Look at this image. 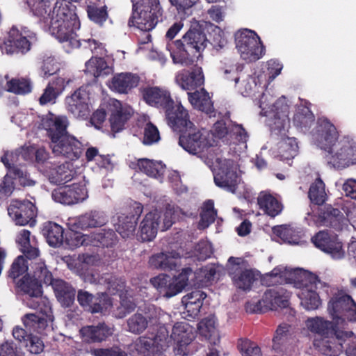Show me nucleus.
<instances>
[{"label": "nucleus", "mask_w": 356, "mask_h": 356, "mask_svg": "<svg viewBox=\"0 0 356 356\" xmlns=\"http://www.w3.org/2000/svg\"><path fill=\"white\" fill-rule=\"evenodd\" d=\"M8 174L11 175L13 181L17 180L22 187L33 186L35 184V181L31 178L30 174L22 165L14 167Z\"/></svg>", "instance_id": "nucleus-55"}, {"label": "nucleus", "mask_w": 356, "mask_h": 356, "mask_svg": "<svg viewBox=\"0 0 356 356\" xmlns=\"http://www.w3.org/2000/svg\"><path fill=\"white\" fill-rule=\"evenodd\" d=\"M314 120L315 116L310 108L303 105L297 108L293 118L294 125L305 131L310 129Z\"/></svg>", "instance_id": "nucleus-42"}, {"label": "nucleus", "mask_w": 356, "mask_h": 356, "mask_svg": "<svg viewBox=\"0 0 356 356\" xmlns=\"http://www.w3.org/2000/svg\"><path fill=\"white\" fill-rule=\"evenodd\" d=\"M163 13L160 0H135L128 26L149 32L155 28Z\"/></svg>", "instance_id": "nucleus-5"}, {"label": "nucleus", "mask_w": 356, "mask_h": 356, "mask_svg": "<svg viewBox=\"0 0 356 356\" xmlns=\"http://www.w3.org/2000/svg\"><path fill=\"white\" fill-rule=\"evenodd\" d=\"M291 293L283 287L267 289L262 298L255 303L246 306L247 311L251 313H264L268 310L286 308L289 305Z\"/></svg>", "instance_id": "nucleus-8"}, {"label": "nucleus", "mask_w": 356, "mask_h": 356, "mask_svg": "<svg viewBox=\"0 0 356 356\" xmlns=\"http://www.w3.org/2000/svg\"><path fill=\"white\" fill-rule=\"evenodd\" d=\"M188 101L195 109L200 111L210 116L215 114L213 102L209 92L202 88L200 90L188 92Z\"/></svg>", "instance_id": "nucleus-31"}, {"label": "nucleus", "mask_w": 356, "mask_h": 356, "mask_svg": "<svg viewBox=\"0 0 356 356\" xmlns=\"http://www.w3.org/2000/svg\"><path fill=\"white\" fill-rule=\"evenodd\" d=\"M33 15L40 22L49 25V29L59 42H69L72 48H79L83 44L76 38V31L81 23L75 12L76 6H69L64 0H28Z\"/></svg>", "instance_id": "nucleus-1"}, {"label": "nucleus", "mask_w": 356, "mask_h": 356, "mask_svg": "<svg viewBox=\"0 0 356 356\" xmlns=\"http://www.w3.org/2000/svg\"><path fill=\"white\" fill-rule=\"evenodd\" d=\"M308 329L319 336L330 337L337 342H340L342 345L348 337L347 332L339 330L336 324L329 321H325L322 318L309 319L307 321Z\"/></svg>", "instance_id": "nucleus-20"}, {"label": "nucleus", "mask_w": 356, "mask_h": 356, "mask_svg": "<svg viewBox=\"0 0 356 356\" xmlns=\"http://www.w3.org/2000/svg\"><path fill=\"white\" fill-rule=\"evenodd\" d=\"M175 82L185 90H196L204 83L202 68L195 65L191 70L179 71L175 76Z\"/></svg>", "instance_id": "nucleus-26"}, {"label": "nucleus", "mask_w": 356, "mask_h": 356, "mask_svg": "<svg viewBox=\"0 0 356 356\" xmlns=\"http://www.w3.org/2000/svg\"><path fill=\"white\" fill-rule=\"evenodd\" d=\"M72 164L65 162L57 165L48 175L49 181L56 185H65L74 178V172L72 168Z\"/></svg>", "instance_id": "nucleus-38"}, {"label": "nucleus", "mask_w": 356, "mask_h": 356, "mask_svg": "<svg viewBox=\"0 0 356 356\" xmlns=\"http://www.w3.org/2000/svg\"><path fill=\"white\" fill-rule=\"evenodd\" d=\"M313 245L335 259H342L345 250L342 242L334 232L325 229L316 232L312 238Z\"/></svg>", "instance_id": "nucleus-12"}, {"label": "nucleus", "mask_w": 356, "mask_h": 356, "mask_svg": "<svg viewBox=\"0 0 356 356\" xmlns=\"http://www.w3.org/2000/svg\"><path fill=\"white\" fill-rule=\"evenodd\" d=\"M112 334V328L104 322L98 323L96 325L83 326L80 330L83 341L88 343L102 342Z\"/></svg>", "instance_id": "nucleus-28"}, {"label": "nucleus", "mask_w": 356, "mask_h": 356, "mask_svg": "<svg viewBox=\"0 0 356 356\" xmlns=\"http://www.w3.org/2000/svg\"><path fill=\"white\" fill-rule=\"evenodd\" d=\"M209 40L198 23L191 25L181 39L173 42L170 56L175 64L190 66L202 57Z\"/></svg>", "instance_id": "nucleus-3"}, {"label": "nucleus", "mask_w": 356, "mask_h": 356, "mask_svg": "<svg viewBox=\"0 0 356 356\" xmlns=\"http://www.w3.org/2000/svg\"><path fill=\"white\" fill-rule=\"evenodd\" d=\"M34 34H28L26 31H20L13 26L8 32V37L3 43V49L6 54H25L31 49V39Z\"/></svg>", "instance_id": "nucleus-22"}, {"label": "nucleus", "mask_w": 356, "mask_h": 356, "mask_svg": "<svg viewBox=\"0 0 356 356\" xmlns=\"http://www.w3.org/2000/svg\"><path fill=\"white\" fill-rule=\"evenodd\" d=\"M52 286L58 300L63 306L69 307L73 305L76 290L71 284L62 280H56Z\"/></svg>", "instance_id": "nucleus-39"}, {"label": "nucleus", "mask_w": 356, "mask_h": 356, "mask_svg": "<svg viewBox=\"0 0 356 356\" xmlns=\"http://www.w3.org/2000/svg\"><path fill=\"white\" fill-rule=\"evenodd\" d=\"M8 213L16 225L33 227L36 223L37 208L29 200H13Z\"/></svg>", "instance_id": "nucleus-15"}, {"label": "nucleus", "mask_w": 356, "mask_h": 356, "mask_svg": "<svg viewBox=\"0 0 356 356\" xmlns=\"http://www.w3.org/2000/svg\"><path fill=\"white\" fill-rule=\"evenodd\" d=\"M314 137L317 145L327 153L337 145L339 133L335 126L327 118H321L317 121Z\"/></svg>", "instance_id": "nucleus-19"}, {"label": "nucleus", "mask_w": 356, "mask_h": 356, "mask_svg": "<svg viewBox=\"0 0 356 356\" xmlns=\"http://www.w3.org/2000/svg\"><path fill=\"white\" fill-rule=\"evenodd\" d=\"M51 196L56 202L72 205L85 200L88 197V191L85 185L74 183L57 187L52 191Z\"/></svg>", "instance_id": "nucleus-17"}, {"label": "nucleus", "mask_w": 356, "mask_h": 356, "mask_svg": "<svg viewBox=\"0 0 356 356\" xmlns=\"http://www.w3.org/2000/svg\"><path fill=\"white\" fill-rule=\"evenodd\" d=\"M137 166L140 172L149 177H159L164 172L161 162L154 161L148 159H140L138 160Z\"/></svg>", "instance_id": "nucleus-49"}, {"label": "nucleus", "mask_w": 356, "mask_h": 356, "mask_svg": "<svg viewBox=\"0 0 356 356\" xmlns=\"http://www.w3.org/2000/svg\"><path fill=\"white\" fill-rule=\"evenodd\" d=\"M137 225V217L134 216H120L118 219L116 231L122 238L133 236Z\"/></svg>", "instance_id": "nucleus-50"}, {"label": "nucleus", "mask_w": 356, "mask_h": 356, "mask_svg": "<svg viewBox=\"0 0 356 356\" xmlns=\"http://www.w3.org/2000/svg\"><path fill=\"white\" fill-rule=\"evenodd\" d=\"M56 156H61L71 161L79 159L83 151V145L75 136L68 134L51 146Z\"/></svg>", "instance_id": "nucleus-21"}, {"label": "nucleus", "mask_w": 356, "mask_h": 356, "mask_svg": "<svg viewBox=\"0 0 356 356\" xmlns=\"http://www.w3.org/2000/svg\"><path fill=\"white\" fill-rule=\"evenodd\" d=\"M170 337L177 344L179 354L183 353L185 355L183 348L191 343L193 334L188 323L178 322L174 325Z\"/></svg>", "instance_id": "nucleus-34"}, {"label": "nucleus", "mask_w": 356, "mask_h": 356, "mask_svg": "<svg viewBox=\"0 0 356 356\" xmlns=\"http://www.w3.org/2000/svg\"><path fill=\"white\" fill-rule=\"evenodd\" d=\"M89 93L83 87H80L70 97H67L65 102L67 109L76 118H84L90 113Z\"/></svg>", "instance_id": "nucleus-27"}, {"label": "nucleus", "mask_w": 356, "mask_h": 356, "mask_svg": "<svg viewBox=\"0 0 356 356\" xmlns=\"http://www.w3.org/2000/svg\"><path fill=\"white\" fill-rule=\"evenodd\" d=\"M290 325L288 324H282L278 326L275 331V334L273 339V348L277 351L282 350V346L286 343L288 339Z\"/></svg>", "instance_id": "nucleus-57"}, {"label": "nucleus", "mask_w": 356, "mask_h": 356, "mask_svg": "<svg viewBox=\"0 0 356 356\" xmlns=\"http://www.w3.org/2000/svg\"><path fill=\"white\" fill-rule=\"evenodd\" d=\"M160 140V134L157 127L151 122H148L144 127V136L143 143L151 145Z\"/></svg>", "instance_id": "nucleus-62"}, {"label": "nucleus", "mask_w": 356, "mask_h": 356, "mask_svg": "<svg viewBox=\"0 0 356 356\" xmlns=\"http://www.w3.org/2000/svg\"><path fill=\"white\" fill-rule=\"evenodd\" d=\"M143 98L149 106L164 111L174 104L169 90L158 86H148L143 91Z\"/></svg>", "instance_id": "nucleus-25"}, {"label": "nucleus", "mask_w": 356, "mask_h": 356, "mask_svg": "<svg viewBox=\"0 0 356 356\" xmlns=\"http://www.w3.org/2000/svg\"><path fill=\"white\" fill-rule=\"evenodd\" d=\"M298 150V145L296 139L293 137H281L278 144V153L282 160H289L294 158Z\"/></svg>", "instance_id": "nucleus-46"}, {"label": "nucleus", "mask_w": 356, "mask_h": 356, "mask_svg": "<svg viewBox=\"0 0 356 356\" xmlns=\"http://www.w3.org/2000/svg\"><path fill=\"white\" fill-rule=\"evenodd\" d=\"M86 235L81 232L70 230L65 234L63 244L66 248L74 250L84 245Z\"/></svg>", "instance_id": "nucleus-59"}, {"label": "nucleus", "mask_w": 356, "mask_h": 356, "mask_svg": "<svg viewBox=\"0 0 356 356\" xmlns=\"http://www.w3.org/2000/svg\"><path fill=\"white\" fill-rule=\"evenodd\" d=\"M51 140V147L68 134V120L66 117L56 116L51 113L42 119L41 123Z\"/></svg>", "instance_id": "nucleus-23"}, {"label": "nucleus", "mask_w": 356, "mask_h": 356, "mask_svg": "<svg viewBox=\"0 0 356 356\" xmlns=\"http://www.w3.org/2000/svg\"><path fill=\"white\" fill-rule=\"evenodd\" d=\"M321 340H315L314 346L318 350L326 356H339L343 349V346L340 342H337L330 337L320 336Z\"/></svg>", "instance_id": "nucleus-43"}, {"label": "nucleus", "mask_w": 356, "mask_h": 356, "mask_svg": "<svg viewBox=\"0 0 356 356\" xmlns=\"http://www.w3.org/2000/svg\"><path fill=\"white\" fill-rule=\"evenodd\" d=\"M245 263L243 258L230 257L228 259L227 271L237 289L249 291L256 278L251 269L244 268Z\"/></svg>", "instance_id": "nucleus-14"}, {"label": "nucleus", "mask_w": 356, "mask_h": 356, "mask_svg": "<svg viewBox=\"0 0 356 356\" xmlns=\"http://www.w3.org/2000/svg\"><path fill=\"white\" fill-rule=\"evenodd\" d=\"M248 137V134L242 124L229 120V131L227 138V140H229V144L246 143Z\"/></svg>", "instance_id": "nucleus-51"}, {"label": "nucleus", "mask_w": 356, "mask_h": 356, "mask_svg": "<svg viewBox=\"0 0 356 356\" xmlns=\"http://www.w3.org/2000/svg\"><path fill=\"white\" fill-rule=\"evenodd\" d=\"M32 277L39 282L40 284L44 283L47 285H52L55 282L51 271H49L44 262L35 264L33 274Z\"/></svg>", "instance_id": "nucleus-52"}, {"label": "nucleus", "mask_w": 356, "mask_h": 356, "mask_svg": "<svg viewBox=\"0 0 356 356\" xmlns=\"http://www.w3.org/2000/svg\"><path fill=\"white\" fill-rule=\"evenodd\" d=\"M238 348L243 356H262L261 348L250 340L241 339Z\"/></svg>", "instance_id": "nucleus-61"}, {"label": "nucleus", "mask_w": 356, "mask_h": 356, "mask_svg": "<svg viewBox=\"0 0 356 356\" xmlns=\"http://www.w3.org/2000/svg\"><path fill=\"white\" fill-rule=\"evenodd\" d=\"M218 169L214 173L215 184L229 192L234 193L238 187L237 168L232 159H217Z\"/></svg>", "instance_id": "nucleus-13"}, {"label": "nucleus", "mask_w": 356, "mask_h": 356, "mask_svg": "<svg viewBox=\"0 0 356 356\" xmlns=\"http://www.w3.org/2000/svg\"><path fill=\"white\" fill-rule=\"evenodd\" d=\"M259 208L268 216L275 217L282 211V204L273 195L265 192L259 193L257 197Z\"/></svg>", "instance_id": "nucleus-36"}, {"label": "nucleus", "mask_w": 356, "mask_h": 356, "mask_svg": "<svg viewBox=\"0 0 356 356\" xmlns=\"http://www.w3.org/2000/svg\"><path fill=\"white\" fill-rule=\"evenodd\" d=\"M179 254L161 252L153 255L149 259L150 265L154 268L165 271L175 270L177 266V259L179 258Z\"/></svg>", "instance_id": "nucleus-40"}, {"label": "nucleus", "mask_w": 356, "mask_h": 356, "mask_svg": "<svg viewBox=\"0 0 356 356\" xmlns=\"http://www.w3.org/2000/svg\"><path fill=\"white\" fill-rule=\"evenodd\" d=\"M197 330L200 334L211 344L216 345L220 342V336L213 317H207L200 321Z\"/></svg>", "instance_id": "nucleus-41"}, {"label": "nucleus", "mask_w": 356, "mask_h": 356, "mask_svg": "<svg viewBox=\"0 0 356 356\" xmlns=\"http://www.w3.org/2000/svg\"><path fill=\"white\" fill-rule=\"evenodd\" d=\"M112 69L108 65L104 58L92 57L86 63L85 72L93 75L95 78L104 76L111 73Z\"/></svg>", "instance_id": "nucleus-45"}, {"label": "nucleus", "mask_w": 356, "mask_h": 356, "mask_svg": "<svg viewBox=\"0 0 356 356\" xmlns=\"http://www.w3.org/2000/svg\"><path fill=\"white\" fill-rule=\"evenodd\" d=\"M27 261L23 256L17 257L13 261L8 271V277L15 280L28 270Z\"/></svg>", "instance_id": "nucleus-60"}, {"label": "nucleus", "mask_w": 356, "mask_h": 356, "mask_svg": "<svg viewBox=\"0 0 356 356\" xmlns=\"http://www.w3.org/2000/svg\"><path fill=\"white\" fill-rule=\"evenodd\" d=\"M134 347L138 353V356H156L163 350V346L156 335L152 337H140L136 340Z\"/></svg>", "instance_id": "nucleus-35"}, {"label": "nucleus", "mask_w": 356, "mask_h": 356, "mask_svg": "<svg viewBox=\"0 0 356 356\" xmlns=\"http://www.w3.org/2000/svg\"><path fill=\"white\" fill-rule=\"evenodd\" d=\"M164 112L168 124L174 131L180 134L193 125V123L190 120L188 111L180 102L175 103L174 102V104Z\"/></svg>", "instance_id": "nucleus-24"}, {"label": "nucleus", "mask_w": 356, "mask_h": 356, "mask_svg": "<svg viewBox=\"0 0 356 356\" xmlns=\"http://www.w3.org/2000/svg\"><path fill=\"white\" fill-rule=\"evenodd\" d=\"M308 197L312 204L321 206L327 200V195L325 192V186L323 180L318 177L311 184Z\"/></svg>", "instance_id": "nucleus-47"}, {"label": "nucleus", "mask_w": 356, "mask_h": 356, "mask_svg": "<svg viewBox=\"0 0 356 356\" xmlns=\"http://www.w3.org/2000/svg\"><path fill=\"white\" fill-rule=\"evenodd\" d=\"M179 144L186 151L195 155L203 153L211 146L209 134L198 129L194 124L179 134Z\"/></svg>", "instance_id": "nucleus-9"}, {"label": "nucleus", "mask_w": 356, "mask_h": 356, "mask_svg": "<svg viewBox=\"0 0 356 356\" xmlns=\"http://www.w3.org/2000/svg\"><path fill=\"white\" fill-rule=\"evenodd\" d=\"M108 218L105 213L99 210H91L79 216L74 225L76 228L87 229L101 227L106 224Z\"/></svg>", "instance_id": "nucleus-32"}, {"label": "nucleus", "mask_w": 356, "mask_h": 356, "mask_svg": "<svg viewBox=\"0 0 356 356\" xmlns=\"http://www.w3.org/2000/svg\"><path fill=\"white\" fill-rule=\"evenodd\" d=\"M139 81L140 77L137 74L130 72L119 73L112 77L108 86L111 90L120 94H127L138 86Z\"/></svg>", "instance_id": "nucleus-29"}, {"label": "nucleus", "mask_w": 356, "mask_h": 356, "mask_svg": "<svg viewBox=\"0 0 356 356\" xmlns=\"http://www.w3.org/2000/svg\"><path fill=\"white\" fill-rule=\"evenodd\" d=\"M312 212L308 215L312 216L314 222L318 226L329 227L335 230H342L346 225V219L343 213L337 208L330 204L321 205L316 209L311 208Z\"/></svg>", "instance_id": "nucleus-11"}, {"label": "nucleus", "mask_w": 356, "mask_h": 356, "mask_svg": "<svg viewBox=\"0 0 356 356\" xmlns=\"http://www.w3.org/2000/svg\"><path fill=\"white\" fill-rule=\"evenodd\" d=\"M288 270L286 268L282 266H277L274 268L270 273H266L264 277V280L268 279L269 283L268 284H273L274 283L280 282L282 283L283 280H285L286 283H289L288 277L289 274L293 270Z\"/></svg>", "instance_id": "nucleus-58"}, {"label": "nucleus", "mask_w": 356, "mask_h": 356, "mask_svg": "<svg viewBox=\"0 0 356 356\" xmlns=\"http://www.w3.org/2000/svg\"><path fill=\"white\" fill-rule=\"evenodd\" d=\"M77 301L84 311L92 314H102L112 305L111 299L106 292L92 294L83 289L78 290Z\"/></svg>", "instance_id": "nucleus-16"}, {"label": "nucleus", "mask_w": 356, "mask_h": 356, "mask_svg": "<svg viewBox=\"0 0 356 356\" xmlns=\"http://www.w3.org/2000/svg\"><path fill=\"white\" fill-rule=\"evenodd\" d=\"M42 232L50 246L56 248L63 244L64 229L60 225L48 221L43 225Z\"/></svg>", "instance_id": "nucleus-37"}, {"label": "nucleus", "mask_w": 356, "mask_h": 356, "mask_svg": "<svg viewBox=\"0 0 356 356\" xmlns=\"http://www.w3.org/2000/svg\"><path fill=\"white\" fill-rule=\"evenodd\" d=\"M290 284L300 291L298 296L301 305L307 310H314L321 305V300L316 292L318 285H323L318 277L301 268L293 270L288 277Z\"/></svg>", "instance_id": "nucleus-4"}, {"label": "nucleus", "mask_w": 356, "mask_h": 356, "mask_svg": "<svg viewBox=\"0 0 356 356\" xmlns=\"http://www.w3.org/2000/svg\"><path fill=\"white\" fill-rule=\"evenodd\" d=\"M117 235L113 229H103L96 234L95 239L104 247H112L117 242Z\"/></svg>", "instance_id": "nucleus-63"}, {"label": "nucleus", "mask_w": 356, "mask_h": 356, "mask_svg": "<svg viewBox=\"0 0 356 356\" xmlns=\"http://www.w3.org/2000/svg\"><path fill=\"white\" fill-rule=\"evenodd\" d=\"M31 232L27 229H23L20 232L17 237V243L20 245V250L24 255L29 259L38 257L40 251L38 248L31 244Z\"/></svg>", "instance_id": "nucleus-48"}, {"label": "nucleus", "mask_w": 356, "mask_h": 356, "mask_svg": "<svg viewBox=\"0 0 356 356\" xmlns=\"http://www.w3.org/2000/svg\"><path fill=\"white\" fill-rule=\"evenodd\" d=\"M6 90L17 95H24L31 91V83L29 80L21 79H12L7 81Z\"/></svg>", "instance_id": "nucleus-53"}, {"label": "nucleus", "mask_w": 356, "mask_h": 356, "mask_svg": "<svg viewBox=\"0 0 356 356\" xmlns=\"http://www.w3.org/2000/svg\"><path fill=\"white\" fill-rule=\"evenodd\" d=\"M17 291L29 296L26 305L38 311L33 314H26L22 321L25 327L30 332L42 334L54 321V316L50 301L42 296V284H40L29 273L24 275L15 282Z\"/></svg>", "instance_id": "nucleus-2"}, {"label": "nucleus", "mask_w": 356, "mask_h": 356, "mask_svg": "<svg viewBox=\"0 0 356 356\" xmlns=\"http://www.w3.org/2000/svg\"><path fill=\"white\" fill-rule=\"evenodd\" d=\"M289 117L282 118V116L271 117L269 122L270 131L275 135L286 136L289 127Z\"/></svg>", "instance_id": "nucleus-54"}, {"label": "nucleus", "mask_w": 356, "mask_h": 356, "mask_svg": "<svg viewBox=\"0 0 356 356\" xmlns=\"http://www.w3.org/2000/svg\"><path fill=\"white\" fill-rule=\"evenodd\" d=\"M108 112L111 130L113 134L124 130L134 114V111L130 106L122 104L120 101L115 99H111L108 103Z\"/></svg>", "instance_id": "nucleus-18"}, {"label": "nucleus", "mask_w": 356, "mask_h": 356, "mask_svg": "<svg viewBox=\"0 0 356 356\" xmlns=\"http://www.w3.org/2000/svg\"><path fill=\"white\" fill-rule=\"evenodd\" d=\"M327 309L334 319L356 322V302L343 291H339L331 298Z\"/></svg>", "instance_id": "nucleus-10"}, {"label": "nucleus", "mask_w": 356, "mask_h": 356, "mask_svg": "<svg viewBox=\"0 0 356 356\" xmlns=\"http://www.w3.org/2000/svg\"><path fill=\"white\" fill-rule=\"evenodd\" d=\"M236 47L241 57L248 62H254L265 54V47L253 31L243 29L235 34Z\"/></svg>", "instance_id": "nucleus-7"}, {"label": "nucleus", "mask_w": 356, "mask_h": 356, "mask_svg": "<svg viewBox=\"0 0 356 356\" xmlns=\"http://www.w3.org/2000/svg\"><path fill=\"white\" fill-rule=\"evenodd\" d=\"M88 280L90 283L105 286L106 290L113 293L122 291L126 285L124 278L117 277L115 275L109 273H104L102 275L98 273H92Z\"/></svg>", "instance_id": "nucleus-33"}, {"label": "nucleus", "mask_w": 356, "mask_h": 356, "mask_svg": "<svg viewBox=\"0 0 356 356\" xmlns=\"http://www.w3.org/2000/svg\"><path fill=\"white\" fill-rule=\"evenodd\" d=\"M152 318V316L147 312H145V316L136 312L127 321L128 331L135 334L143 333L147 329L148 323L151 321Z\"/></svg>", "instance_id": "nucleus-44"}, {"label": "nucleus", "mask_w": 356, "mask_h": 356, "mask_svg": "<svg viewBox=\"0 0 356 356\" xmlns=\"http://www.w3.org/2000/svg\"><path fill=\"white\" fill-rule=\"evenodd\" d=\"M26 340L23 346L26 347L30 353L39 354L43 351L44 346L40 337L30 334Z\"/></svg>", "instance_id": "nucleus-64"}, {"label": "nucleus", "mask_w": 356, "mask_h": 356, "mask_svg": "<svg viewBox=\"0 0 356 356\" xmlns=\"http://www.w3.org/2000/svg\"><path fill=\"white\" fill-rule=\"evenodd\" d=\"M161 212L154 209L147 213L140 225V237L143 241H151L156 236Z\"/></svg>", "instance_id": "nucleus-30"}, {"label": "nucleus", "mask_w": 356, "mask_h": 356, "mask_svg": "<svg viewBox=\"0 0 356 356\" xmlns=\"http://www.w3.org/2000/svg\"><path fill=\"white\" fill-rule=\"evenodd\" d=\"M328 165L336 169H343L356 165V141L344 136L325 156Z\"/></svg>", "instance_id": "nucleus-6"}, {"label": "nucleus", "mask_w": 356, "mask_h": 356, "mask_svg": "<svg viewBox=\"0 0 356 356\" xmlns=\"http://www.w3.org/2000/svg\"><path fill=\"white\" fill-rule=\"evenodd\" d=\"M87 14L92 22L100 26H103L108 17L106 6L100 8L95 6H88Z\"/></svg>", "instance_id": "nucleus-56"}]
</instances>
